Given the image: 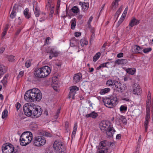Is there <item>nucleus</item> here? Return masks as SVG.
<instances>
[{
	"instance_id": "f257e3e1",
	"label": "nucleus",
	"mask_w": 153,
	"mask_h": 153,
	"mask_svg": "<svg viewBox=\"0 0 153 153\" xmlns=\"http://www.w3.org/2000/svg\"><path fill=\"white\" fill-rule=\"evenodd\" d=\"M23 111L25 115L28 117L32 116L34 118L40 117L42 112L40 106L32 103L25 104L23 106Z\"/></svg>"
},
{
	"instance_id": "f03ea898",
	"label": "nucleus",
	"mask_w": 153,
	"mask_h": 153,
	"mask_svg": "<svg viewBox=\"0 0 153 153\" xmlns=\"http://www.w3.org/2000/svg\"><path fill=\"white\" fill-rule=\"evenodd\" d=\"M42 97L41 91L38 89L34 88L27 91L25 94L24 98L27 102L39 101Z\"/></svg>"
},
{
	"instance_id": "7ed1b4c3",
	"label": "nucleus",
	"mask_w": 153,
	"mask_h": 153,
	"mask_svg": "<svg viewBox=\"0 0 153 153\" xmlns=\"http://www.w3.org/2000/svg\"><path fill=\"white\" fill-rule=\"evenodd\" d=\"M111 123L108 121H103L100 124V129L103 132H105L108 137H112L115 130L111 125Z\"/></svg>"
},
{
	"instance_id": "20e7f679",
	"label": "nucleus",
	"mask_w": 153,
	"mask_h": 153,
	"mask_svg": "<svg viewBox=\"0 0 153 153\" xmlns=\"http://www.w3.org/2000/svg\"><path fill=\"white\" fill-rule=\"evenodd\" d=\"M51 70L49 67L45 66L35 70L34 71V76L35 78H41L47 76L51 72Z\"/></svg>"
},
{
	"instance_id": "39448f33",
	"label": "nucleus",
	"mask_w": 153,
	"mask_h": 153,
	"mask_svg": "<svg viewBox=\"0 0 153 153\" xmlns=\"http://www.w3.org/2000/svg\"><path fill=\"white\" fill-rule=\"evenodd\" d=\"M33 135L29 131L23 133L20 138V145L22 146H25L30 143L32 140Z\"/></svg>"
},
{
	"instance_id": "423d86ee",
	"label": "nucleus",
	"mask_w": 153,
	"mask_h": 153,
	"mask_svg": "<svg viewBox=\"0 0 153 153\" xmlns=\"http://www.w3.org/2000/svg\"><path fill=\"white\" fill-rule=\"evenodd\" d=\"M3 153H17L19 152L18 149H14L13 146L9 143L3 145L1 148Z\"/></svg>"
},
{
	"instance_id": "0eeeda50",
	"label": "nucleus",
	"mask_w": 153,
	"mask_h": 153,
	"mask_svg": "<svg viewBox=\"0 0 153 153\" xmlns=\"http://www.w3.org/2000/svg\"><path fill=\"white\" fill-rule=\"evenodd\" d=\"M53 147L57 153H65V149L63 143L60 140H56L54 142Z\"/></svg>"
},
{
	"instance_id": "6e6552de",
	"label": "nucleus",
	"mask_w": 153,
	"mask_h": 153,
	"mask_svg": "<svg viewBox=\"0 0 153 153\" xmlns=\"http://www.w3.org/2000/svg\"><path fill=\"white\" fill-rule=\"evenodd\" d=\"M46 140L42 136L38 135L35 137L33 141V145L37 147L42 146L46 143Z\"/></svg>"
},
{
	"instance_id": "1a4fd4ad",
	"label": "nucleus",
	"mask_w": 153,
	"mask_h": 153,
	"mask_svg": "<svg viewBox=\"0 0 153 153\" xmlns=\"http://www.w3.org/2000/svg\"><path fill=\"white\" fill-rule=\"evenodd\" d=\"M117 101V97H111L109 98H107L103 100L105 106L110 108H112Z\"/></svg>"
},
{
	"instance_id": "9d476101",
	"label": "nucleus",
	"mask_w": 153,
	"mask_h": 153,
	"mask_svg": "<svg viewBox=\"0 0 153 153\" xmlns=\"http://www.w3.org/2000/svg\"><path fill=\"white\" fill-rule=\"evenodd\" d=\"M70 91L68 96L69 98H72L73 99H74V96L76 94V91H78L79 88L76 86H73L70 87Z\"/></svg>"
},
{
	"instance_id": "9b49d317",
	"label": "nucleus",
	"mask_w": 153,
	"mask_h": 153,
	"mask_svg": "<svg viewBox=\"0 0 153 153\" xmlns=\"http://www.w3.org/2000/svg\"><path fill=\"white\" fill-rule=\"evenodd\" d=\"M49 53H50V55L49 56L50 59H51L53 57L57 56L59 54L56 50V48L54 47L50 48Z\"/></svg>"
},
{
	"instance_id": "f8f14e48",
	"label": "nucleus",
	"mask_w": 153,
	"mask_h": 153,
	"mask_svg": "<svg viewBox=\"0 0 153 153\" xmlns=\"http://www.w3.org/2000/svg\"><path fill=\"white\" fill-rule=\"evenodd\" d=\"M33 10L35 16L37 17L39 16L40 10L38 3L36 1H34L33 3Z\"/></svg>"
},
{
	"instance_id": "ddd939ff",
	"label": "nucleus",
	"mask_w": 153,
	"mask_h": 153,
	"mask_svg": "<svg viewBox=\"0 0 153 153\" xmlns=\"http://www.w3.org/2000/svg\"><path fill=\"white\" fill-rule=\"evenodd\" d=\"M128 60L126 59H118L116 60L114 62H111L114 64V66L115 67L116 64L118 65H123L128 63Z\"/></svg>"
},
{
	"instance_id": "4468645a",
	"label": "nucleus",
	"mask_w": 153,
	"mask_h": 153,
	"mask_svg": "<svg viewBox=\"0 0 153 153\" xmlns=\"http://www.w3.org/2000/svg\"><path fill=\"white\" fill-rule=\"evenodd\" d=\"M100 145V148H102V149L108 150L109 143L106 140H104L101 141Z\"/></svg>"
},
{
	"instance_id": "2eb2a0df",
	"label": "nucleus",
	"mask_w": 153,
	"mask_h": 153,
	"mask_svg": "<svg viewBox=\"0 0 153 153\" xmlns=\"http://www.w3.org/2000/svg\"><path fill=\"white\" fill-rule=\"evenodd\" d=\"M142 92V90L141 89L140 86L137 84L134 85L133 90V94L135 95H139Z\"/></svg>"
},
{
	"instance_id": "dca6fc26",
	"label": "nucleus",
	"mask_w": 153,
	"mask_h": 153,
	"mask_svg": "<svg viewBox=\"0 0 153 153\" xmlns=\"http://www.w3.org/2000/svg\"><path fill=\"white\" fill-rule=\"evenodd\" d=\"M70 45L71 47L77 46L79 43V41L74 37L71 38L70 40Z\"/></svg>"
},
{
	"instance_id": "f3484780",
	"label": "nucleus",
	"mask_w": 153,
	"mask_h": 153,
	"mask_svg": "<svg viewBox=\"0 0 153 153\" xmlns=\"http://www.w3.org/2000/svg\"><path fill=\"white\" fill-rule=\"evenodd\" d=\"M143 50V48L140 46L134 45L132 48V51L134 53H141Z\"/></svg>"
},
{
	"instance_id": "a211bd4d",
	"label": "nucleus",
	"mask_w": 153,
	"mask_h": 153,
	"mask_svg": "<svg viewBox=\"0 0 153 153\" xmlns=\"http://www.w3.org/2000/svg\"><path fill=\"white\" fill-rule=\"evenodd\" d=\"M82 75L80 73L75 74L74 76V82L76 83L79 82L82 78Z\"/></svg>"
},
{
	"instance_id": "6ab92c4d",
	"label": "nucleus",
	"mask_w": 153,
	"mask_h": 153,
	"mask_svg": "<svg viewBox=\"0 0 153 153\" xmlns=\"http://www.w3.org/2000/svg\"><path fill=\"white\" fill-rule=\"evenodd\" d=\"M140 22V20L136 19L135 17H133L131 20L129 26L132 27L135 25H138Z\"/></svg>"
},
{
	"instance_id": "aec40b11",
	"label": "nucleus",
	"mask_w": 153,
	"mask_h": 153,
	"mask_svg": "<svg viewBox=\"0 0 153 153\" xmlns=\"http://www.w3.org/2000/svg\"><path fill=\"white\" fill-rule=\"evenodd\" d=\"M117 81L116 80H115L114 78H112L111 79H109L107 80L106 82V85L108 86L112 87L113 88L115 84V82Z\"/></svg>"
},
{
	"instance_id": "412c9836",
	"label": "nucleus",
	"mask_w": 153,
	"mask_h": 153,
	"mask_svg": "<svg viewBox=\"0 0 153 153\" xmlns=\"http://www.w3.org/2000/svg\"><path fill=\"white\" fill-rule=\"evenodd\" d=\"M98 116V114L94 111H92L91 113L87 114L85 115L86 117H92L94 119L96 118Z\"/></svg>"
},
{
	"instance_id": "4be33fe9",
	"label": "nucleus",
	"mask_w": 153,
	"mask_h": 153,
	"mask_svg": "<svg viewBox=\"0 0 153 153\" xmlns=\"http://www.w3.org/2000/svg\"><path fill=\"white\" fill-rule=\"evenodd\" d=\"M53 7H54V5L52 1H48L46 2V7L48 9H49L50 8Z\"/></svg>"
},
{
	"instance_id": "5701e85b",
	"label": "nucleus",
	"mask_w": 153,
	"mask_h": 153,
	"mask_svg": "<svg viewBox=\"0 0 153 153\" xmlns=\"http://www.w3.org/2000/svg\"><path fill=\"white\" fill-rule=\"evenodd\" d=\"M126 72L129 74L134 75L136 71V69L135 68H128L126 70Z\"/></svg>"
},
{
	"instance_id": "b1692460",
	"label": "nucleus",
	"mask_w": 153,
	"mask_h": 153,
	"mask_svg": "<svg viewBox=\"0 0 153 153\" xmlns=\"http://www.w3.org/2000/svg\"><path fill=\"white\" fill-rule=\"evenodd\" d=\"M118 1H115L112 3L111 5V7L112 10H115L118 7Z\"/></svg>"
},
{
	"instance_id": "393cba45",
	"label": "nucleus",
	"mask_w": 153,
	"mask_h": 153,
	"mask_svg": "<svg viewBox=\"0 0 153 153\" xmlns=\"http://www.w3.org/2000/svg\"><path fill=\"white\" fill-rule=\"evenodd\" d=\"M110 91V88H106L104 89H101L100 92V93L101 95H104L109 92Z\"/></svg>"
},
{
	"instance_id": "a878e982",
	"label": "nucleus",
	"mask_w": 153,
	"mask_h": 153,
	"mask_svg": "<svg viewBox=\"0 0 153 153\" xmlns=\"http://www.w3.org/2000/svg\"><path fill=\"white\" fill-rule=\"evenodd\" d=\"M24 14L26 18L28 19L31 17V15L29 13V10L28 8H26L24 11Z\"/></svg>"
},
{
	"instance_id": "bb28decb",
	"label": "nucleus",
	"mask_w": 153,
	"mask_h": 153,
	"mask_svg": "<svg viewBox=\"0 0 153 153\" xmlns=\"http://www.w3.org/2000/svg\"><path fill=\"white\" fill-rule=\"evenodd\" d=\"M16 16V9L13 7V10L11 13L10 17L12 19H13Z\"/></svg>"
},
{
	"instance_id": "cd10ccee",
	"label": "nucleus",
	"mask_w": 153,
	"mask_h": 153,
	"mask_svg": "<svg viewBox=\"0 0 153 153\" xmlns=\"http://www.w3.org/2000/svg\"><path fill=\"white\" fill-rule=\"evenodd\" d=\"M89 4L88 3H83L82 5V9L83 10V11H86L88 8Z\"/></svg>"
},
{
	"instance_id": "c85d7f7f",
	"label": "nucleus",
	"mask_w": 153,
	"mask_h": 153,
	"mask_svg": "<svg viewBox=\"0 0 153 153\" xmlns=\"http://www.w3.org/2000/svg\"><path fill=\"white\" fill-rule=\"evenodd\" d=\"M115 83V84L113 88L117 90V91H118V90L119 89L120 87L121 86V83L118 81H117Z\"/></svg>"
},
{
	"instance_id": "c756f323",
	"label": "nucleus",
	"mask_w": 153,
	"mask_h": 153,
	"mask_svg": "<svg viewBox=\"0 0 153 153\" xmlns=\"http://www.w3.org/2000/svg\"><path fill=\"white\" fill-rule=\"evenodd\" d=\"M8 26L7 25H6L4 27L3 30V31L1 34V36L3 38L6 35L7 31L8 30Z\"/></svg>"
},
{
	"instance_id": "7c9ffc66",
	"label": "nucleus",
	"mask_w": 153,
	"mask_h": 153,
	"mask_svg": "<svg viewBox=\"0 0 153 153\" xmlns=\"http://www.w3.org/2000/svg\"><path fill=\"white\" fill-rule=\"evenodd\" d=\"M88 43V41L86 39H82L80 40L81 45L82 47L84 46L85 45H87Z\"/></svg>"
},
{
	"instance_id": "2f4dec72",
	"label": "nucleus",
	"mask_w": 153,
	"mask_h": 153,
	"mask_svg": "<svg viewBox=\"0 0 153 153\" xmlns=\"http://www.w3.org/2000/svg\"><path fill=\"white\" fill-rule=\"evenodd\" d=\"M8 111L7 109H5L2 112L1 117L3 119H6L7 117Z\"/></svg>"
},
{
	"instance_id": "473e14b6",
	"label": "nucleus",
	"mask_w": 153,
	"mask_h": 153,
	"mask_svg": "<svg viewBox=\"0 0 153 153\" xmlns=\"http://www.w3.org/2000/svg\"><path fill=\"white\" fill-rule=\"evenodd\" d=\"M76 19L75 18H74L72 19L71 21V28L72 29H74L75 28L76 25Z\"/></svg>"
},
{
	"instance_id": "72a5a7b5",
	"label": "nucleus",
	"mask_w": 153,
	"mask_h": 153,
	"mask_svg": "<svg viewBox=\"0 0 153 153\" xmlns=\"http://www.w3.org/2000/svg\"><path fill=\"white\" fill-rule=\"evenodd\" d=\"M8 77V75H6L4 76L3 79L1 80V82L5 86L7 83V79Z\"/></svg>"
},
{
	"instance_id": "f704fd0d",
	"label": "nucleus",
	"mask_w": 153,
	"mask_h": 153,
	"mask_svg": "<svg viewBox=\"0 0 153 153\" xmlns=\"http://www.w3.org/2000/svg\"><path fill=\"white\" fill-rule=\"evenodd\" d=\"M101 55L100 53L98 52L93 57V61L94 62L96 61L100 58Z\"/></svg>"
},
{
	"instance_id": "c9c22d12",
	"label": "nucleus",
	"mask_w": 153,
	"mask_h": 153,
	"mask_svg": "<svg viewBox=\"0 0 153 153\" xmlns=\"http://www.w3.org/2000/svg\"><path fill=\"white\" fill-rule=\"evenodd\" d=\"M151 99H147L146 101V109L150 110Z\"/></svg>"
},
{
	"instance_id": "e433bc0d",
	"label": "nucleus",
	"mask_w": 153,
	"mask_h": 153,
	"mask_svg": "<svg viewBox=\"0 0 153 153\" xmlns=\"http://www.w3.org/2000/svg\"><path fill=\"white\" fill-rule=\"evenodd\" d=\"M72 11L75 13H77L79 12V10L76 6L73 7L71 9Z\"/></svg>"
},
{
	"instance_id": "4c0bfd02",
	"label": "nucleus",
	"mask_w": 153,
	"mask_h": 153,
	"mask_svg": "<svg viewBox=\"0 0 153 153\" xmlns=\"http://www.w3.org/2000/svg\"><path fill=\"white\" fill-rule=\"evenodd\" d=\"M127 107L125 105H123L120 107V110L121 111H127Z\"/></svg>"
},
{
	"instance_id": "58836bf2",
	"label": "nucleus",
	"mask_w": 153,
	"mask_h": 153,
	"mask_svg": "<svg viewBox=\"0 0 153 153\" xmlns=\"http://www.w3.org/2000/svg\"><path fill=\"white\" fill-rule=\"evenodd\" d=\"M146 110V114L145 117V120H149L150 117V110Z\"/></svg>"
},
{
	"instance_id": "ea45409f",
	"label": "nucleus",
	"mask_w": 153,
	"mask_h": 153,
	"mask_svg": "<svg viewBox=\"0 0 153 153\" xmlns=\"http://www.w3.org/2000/svg\"><path fill=\"white\" fill-rule=\"evenodd\" d=\"M152 50V48H146L144 49L143 48L142 51L144 53H147L151 51Z\"/></svg>"
},
{
	"instance_id": "a19ab883",
	"label": "nucleus",
	"mask_w": 153,
	"mask_h": 153,
	"mask_svg": "<svg viewBox=\"0 0 153 153\" xmlns=\"http://www.w3.org/2000/svg\"><path fill=\"white\" fill-rule=\"evenodd\" d=\"M60 108H58L57 110L55 113V114L54 116V118L55 119H56L58 118L59 114L60 112Z\"/></svg>"
},
{
	"instance_id": "79ce46f5",
	"label": "nucleus",
	"mask_w": 153,
	"mask_h": 153,
	"mask_svg": "<svg viewBox=\"0 0 153 153\" xmlns=\"http://www.w3.org/2000/svg\"><path fill=\"white\" fill-rule=\"evenodd\" d=\"M125 17V16H122L120 18V20L118 21L117 24V26L118 27L122 23V22L123 21V20L124 19Z\"/></svg>"
},
{
	"instance_id": "37998d69",
	"label": "nucleus",
	"mask_w": 153,
	"mask_h": 153,
	"mask_svg": "<svg viewBox=\"0 0 153 153\" xmlns=\"http://www.w3.org/2000/svg\"><path fill=\"white\" fill-rule=\"evenodd\" d=\"M43 134V135L45 137H51L52 136V135L51 134L46 131H44Z\"/></svg>"
},
{
	"instance_id": "c03bdc74",
	"label": "nucleus",
	"mask_w": 153,
	"mask_h": 153,
	"mask_svg": "<svg viewBox=\"0 0 153 153\" xmlns=\"http://www.w3.org/2000/svg\"><path fill=\"white\" fill-rule=\"evenodd\" d=\"M149 120H145V121L144 122V126L145 128V130L146 132L148 128V125L149 124Z\"/></svg>"
},
{
	"instance_id": "a18cd8bd",
	"label": "nucleus",
	"mask_w": 153,
	"mask_h": 153,
	"mask_svg": "<svg viewBox=\"0 0 153 153\" xmlns=\"http://www.w3.org/2000/svg\"><path fill=\"white\" fill-rule=\"evenodd\" d=\"M108 150L104 149L101 148H99L97 151V153H107Z\"/></svg>"
},
{
	"instance_id": "49530a36",
	"label": "nucleus",
	"mask_w": 153,
	"mask_h": 153,
	"mask_svg": "<svg viewBox=\"0 0 153 153\" xmlns=\"http://www.w3.org/2000/svg\"><path fill=\"white\" fill-rule=\"evenodd\" d=\"M124 86H125V87L123 88L124 86H123L122 84H121V86L120 87L118 91L120 93L123 92V91L125 89V88L126 87V86H125V85H124Z\"/></svg>"
},
{
	"instance_id": "de8ad7c7",
	"label": "nucleus",
	"mask_w": 153,
	"mask_h": 153,
	"mask_svg": "<svg viewBox=\"0 0 153 153\" xmlns=\"http://www.w3.org/2000/svg\"><path fill=\"white\" fill-rule=\"evenodd\" d=\"M14 56L13 55L9 56L8 58V61L11 62L14 61Z\"/></svg>"
},
{
	"instance_id": "09e8293b",
	"label": "nucleus",
	"mask_w": 153,
	"mask_h": 153,
	"mask_svg": "<svg viewBox=\"0 0 153 153\" xmlns=\"http://www.w3.org/2000/svg\"><path fill=\"white\" fill-rule=\"evenodd\" d=\"M93 19V17L92 16H91L89 19L88 20V21L87 22V24L88 25V27H90L91 26V23L92 21V20Z\"/></svg>"
},
{
	"instance_id": "8fccbe9b",
	"label": "nucleus",
	"mask_w": 153,
	"mask_h": 153,
	"mask_svg": "<svg viewBox=\"0 0 153 153\" xmlns=\"http://www.w3.org/2000/svg\"><path fill=\"white\" fill-rule=\"evenodd\" d=\"M107 45V43L106 42H105L104 43L103 46H102L101 49V52H104L105 50V48L106 46Z\"/></svg>"
},
{
	"instance_id": "3c124183",
	"label": "nucleus",
	"mask_w": 153,
	"mask_h": 153,
	"mask_svg": "<svg viewBox=\"0 0 153 153\" xmlns=\"http://www.w3.org/2000/svg\"><path fill=\"white\" fill-rule=\"evenodd\" d=\"M31 65V62L29 61H27L25 63V66L27 68H28Z\"/></svg>"
},
{
	"instance_id": "603ef678",
	"label": "nucleus",
	"mask_w": 153,
	"mask_h": 153,
	"mask_svg": "<svg viewBox=\"0 0 153 153\" xmlns=\"http://www.w3.org/2000/svg\"><path fill=\"white\" fill-rule=\"evenodd\" d=\"M110 64V62H106L100 65L101 66L102 68L108 67V66L107 65L108 64Z\"/></svg>"
},
{
	"instance_id": "864d4df0",
	"label": "nucleus",
	"mask_w": 153,
	"mask_h": 153,
	"mask_svg": "<svg viewBox=\"0 0 153 153\" xmlns=\"http://www.w3.org/2000/svg\"><path fill=\"white\" fill-rule=\"evenodd\" d=\"M60 1H58L57 3V5L56 7V10L57 12L58 11V10L59 9V8L60 7Z\"/></svg>"
},
{
	"instance_id": "5fc2aeb1",
	"label": "nucleus",
	"mask_w": 153,
	"mask_h": 153,
	"mask_svg": "<svg viewBox=\"0 0 153 153\" xmlns=\"http://www.w3.org/2000/svg\"><path fill=\"white\" fill-rule=\"evenodd\" d=\"M128 10V7H127L125 8V10H124L123 12V13L122 14V16H125V17L126 14H127V11Z\"/></svg>"
},
{
	"instance_id": "6e6d98bb",
	"label": "nucleus",
	"mask_w": 153,
	"mask_h": 153,
	"mask_svg": "<svg viewBox=\"0 0 153 153\" xmlns=\"http://www.w3.org/2000/svg\"><path fill=\"white\" fill-rule=\"evenodd\" d=\"M54 7H53L50 8V9H49V10H50V15L52 16V15L53 14L54 12Z\"/></svg>"
},
{
	"instance_id": "4d7b16f0",
	"label": "nucleus",
	"mask_w": 153,
	"mask_h": 153,
	"mask_svg": "<svg viewBox=\"0 0 153 153\" xmlns=\"http://www.w3.org/2000/svg\"><path fill=\"white\" fill-rule=\"evenodd\" d=\"M69 128V123L68 121H66L65 123V128L66 130H67Z\"/></svg>"
},
{
	"instance_id": "13d9d810",
	"label": "nucleus",
	"mask_w": 153,
	"mask_h": 153,
	"mask_svg": "<svg viewBox=\"0 0 153 153\" xmlns=\"http://www.w3.org/2000/svg\"><path fill=\"white\" fill-rule=\"evenodd\" d=\"M51 38L50 37H48L46 38L45 40V43L47 44H49L50 43L49 40H50Z\"/></svg>"
},
{
	"instance_id": "bf43d9fd",
	"label": "nucleus",
	"mask_w": 153,
	"mask_h": 153,
	"mask_svg": "<svg viewBox=\"0 0 153 153\" xmlns=\"http://www.w3.org/2000/svg\"><path fill=\"white\" fill-rule=\"evenodd\" d=\"M77 125L76 124H74V126L73 129V131H74L76 132L77 131Z\"/></svg>"
},
{
	"instance_id": "052dcab7",
	"label": "nucleus",
	"mask_w": 153,
	"mask_h": 153,
	"mask_svg": "<svg viewBox=\"0 0 153 153\" xmlns=\"http://www.w3.org/2000/svg\"><path fill=\"white\" fill-rule=\"evenodd\" d=\"M81 35V33L79 32H76L74 33L75 36L76 37L79 36Z\"/></svg>"
},
{
	"instance_id": "680f3d73",
	"label": "nucleus",
	"mask_w": 153,
	"mask_h": 153,
	"mask_svg": "<svg viewBox=\"0 0 153 153\" xmlns=\"http://www.w3.org/2000/svg\"><path fill=\"white\" fill-rule=\"evenodd\" d=\"M123 53H120L117 54V57L118 58H120L123 57Z\"/></svg>"
},
{
	"instance_id": "e2e57ef3",
	"label": "nucleus",
	"mask_w": 153,
	"mask_h": 153,
	"mask_svg": "<svg viewBox=\"0 0 153 153\" xmlns=\"http://www.w3.org/2000/svg\"><path fill=\"white\" fill-rule=\"evenodd\" d=\"M120 120L123 123L126 122V120L124 117L123 116H121L120 117Z\"/></svg>"
},
{
	"instance_id": "0e129e2a",
	"label": "nucleus",
	"mask_w": 153,
	"mask_h": 153,
	"mask_svg": "<svg viewBox=\"0 0 153 153\" xmlns=\"http://www.w3.org/2000/svg\"><path fill=\"white\" fill-rule=\"evenodd\" d=\"M21 104L19 102H17L16 104V108L17 110H18L20 108Z\"/></svg>"
},
{
	"instance_id": "69168bd1",
	"label": "nucleus",
	"mask_w": 153,
	"mask_h": 153,
	"mask_svg": "<svg viewBox=\"0 0 153 153\" xmlns=\"http://www.w3.org/2000/svg\"><path fill=\"white\" fill-rule=\"evenodd\" d=\"M5 49V47H2L0 48V54L2 53Z\"/></svg>"
},
{
	"instance_id": "338daca9",
	"label": "nucleus",
	"mask_w": 153,
	"mask_h": 153,
	"mask_svg": "<svg viewBox=\"0 0 153 153\" xmlns=\"http://www.w3.org/2000/svg\"><path fill=\"white\" fill-rule=\"evenodd\" d=\"M21 30V29L19 28V29H18L15 33V35L16 36H18L19 34L20 33V32Z\"/></svg>"
},
{
	"instance_id": "774afa93",
	"label": "nucleus",
	"mask_w": 153,
	"mask_h": 153,
	"mask_svg": "<svg viewBox=\"0 0 153 153\" xmlns=\"http://www.w3.org/2000/svg\"><path fill=\"white\" fill-rule=\"evenodd\" d=\"M120 13H121L120 10V9H118L117 10V12L115 14V16H117L118 17Z\"/></svg>"
}]
</instances>
